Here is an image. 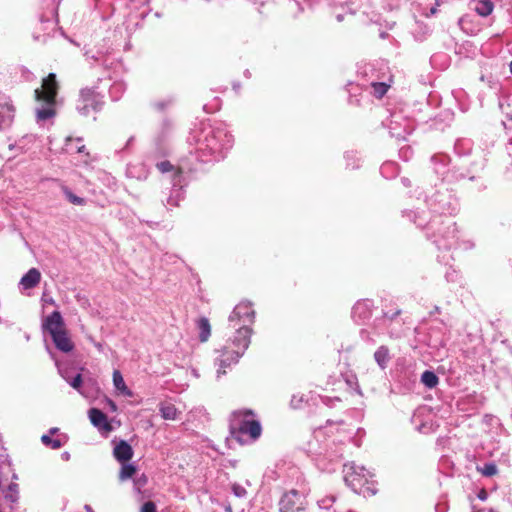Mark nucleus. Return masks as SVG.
Here are the masks:
<instances>
[{
  "label": "nucleus",
  "mask_w": 512,
  "mask_h": 512,
  "mask_svg": "<svg viewBox=\"0 0 512 512\" xmlns=\"http://www.w3.org/2000/svg\"><path fill=\"white\" fill-rule=\"evenodd\" d=\"M229 432V445H251L261 436L262 427L252 410L240 409L230 415Z\"/></svg>",
  "instance_id": "1"
},
{
  "label": "nucleus",
  "mask_w": 512,
  "mask_h": 512,
  "mask_svg": "<svg viewBox=\"0 0 512 512\" xmlns=\"http://www.w3.org/2000/svg\"><path fill=\"white\" fill-rule=\"evenodd\" d=\"M233 136L222 125H206L202 128L197 139V151L201 154L202 161L206 156H211L218 161L224 157V152L232 147Z\"/></svg>",
  "instance_id": "2"
},
{
  "label": "nucleus",
  "mask_w": 512,
  "mask_h": 512,
  "mask_svg": "<svg viewBox=\"0 0 512 512\" xmlns=\"http://www.w3.org/2000/svg\"><path fill=\"white\" fill-rule=\"evenodd\" d=\"M57 92L58 83L54 73H50L43 79L41 88L35 89L34 97L38 103L35 112L38 123L52 119L56 115L55 106Z\"/></svg>",
  "instance_id": "3"
},
{
  "label": "nucleus",
  "mask_w": 512,
  "mask_h": 512,
  "mask_svg": "<svg viewBox=\"0 0 512 512\" xmlns=\"http://www.w3.org/2000/svg\"><path fill=\"white\" fill-rule=\"evenodd\" d=\"M427 237L439 250H450L457 245V230L450 216L435 215L428 224Z\"/></svg>",
  "instance_id": "4"
},
{
  "label": "nucleus",
  "mask_w": 512,
  "mask_h": 512,
  "mask_svg": "<svg viewBox=\"0 0 512 512\" xmlns=\"http://www.w3.org/2000/svg\"><path fill=\"white\" fill-rule=\"evenodd\" d=\"M345 483L356 493L371 496L376 493L374 474L364 466L349 462L343 466Z\"/></svg>",
  "instance_id": "5"
},
{
  "label": "nucleus",
  "mask_w": 512,
  "mask_h": 512,
  "mask_svg": "<svg viewBox=\"0 0 512 512\" xmlns=\"http://www.w3.org/2000/svg\"><path fill=\"white\" fill-rule=\"evenodd\" d=\"M250 345V340L241 338H229L226 345L219 350V356L215 359V366L217 367V378L225 375L227 369L237 364L239 359L244 355L245 351Z\"/></svg>",
  "instance_id": "6"
},
{
  "label": "nucleus",
  "mask_w": 512,
  "mask_h": 512,
  "mask_svg": "<svg viewBox=\"0 0 512 512\" xmlns=\"http://www.w3.org/2000/svg\"><path fill=\"white\" fill-rule=\"evenodd\" d=\"M255 312L250 302H240L237 304L228 317L229 328L235 330L233 338L250 340L251 325L254 323Z\"/></svg>",
  "instance_id": "7"
},
{
  "label": "nucleus",
  "mask_w": 512,
  "mask_h": 512,
  "mask_svg": "<svg viewBox=\"0 0 512 512\" xmlns=\"http://www.w3.org/2000/svg\"><path fill=\"white\" fill-rule=\"evenodd\" d=\"M42 326L43 329L50 334L58 350L64 353H69L74 349V343L68 336L64 320L59 311H54L47 316L44 319Z\"/></svg>",
  "instance_id": "8"
},
{
  "label": "nucleus",
  "mask_w": 512,
  "mask_h": 512,
  "mask_svg": "<svg viewBox=\"0 0 512 512\" xmlns=\"http://www.w3.org/2000/svg\"><path fill=\"white\" fill-rule=\"evenodd\" d=\"M102 104L103 97L99 93L95 92L93 89L85 88L80 92L76 109L82 116H88L92 112L100 110Z\"/></svg>",
  "instance_id": "9"
},
{
  "label": "nucleus",
  "mask_w": 512,
  "mask_h": 512,
  "mask_svg": "<svg viewBox=\"0 0 512 512\" xmlns=\"http://www.w3.org/2000/svg\"><path fill=\"white\" fill-rule=\"evenodd\" d=\"M307 501L297 490L285 493L279 502L280 512H304Z\"/></svg>",
  "instance_id": "10"
},
{
  "label": "nucleus",
  "mask_w": 512,
  "mask_h": 512,
  "mask_svg": "<svg viewBox=\"0 0 512 512\" xmlns=\"http://www.w3.org/2000/svg\"><path fill=\"white\" fill-rule=\"evenodd\" d=\"M16 107L11 97L0 91V130L9 128L15 118Z\"/></svg>",
  "instance_id": "11"
},
{
  "label": "nucleus",
  "mask_w": 512,
  "mask_h": 512,
  "mask_svg": "<svg viewBox=\"0 0 512 512\" xmlns=\"http://www.w3.org/2000/svg\"><path fill=\"white\" fill-rule=\"evenodd\" d=\"M51 357L55 360V364L58 368V372L61 375V377L69 383L71 387H73L75 390H77L81 395L85 396L84 391L82 390V376L81 374H76L75 376H71V369L63 366L57 359L54 358V355L52 353Z\"/></svg>",
  "instance_id": "12"
},
{
  "label": "nucleus",
  "mask_w": 512,
  "mask_h": 512,
  "mask_svg": "<svg viewBox=\"0 0 512 512\" xmlns=\"http://www.w3.org/2000/svg\"><path fill=\"white\" fill-rule=\"evenodd\" d=\"M372 302L369 300L358 301L352 309V317L357 322H362L371 316Z\"/></svg>",
  "instance_id": "13"
},
{
  "label": "nucleus",
  "mask_w": 512,
  "mask_h": 512,
  "mask_svg": "<svg viewBox=\"0 0 512 512\" xmlns=\"http://www.w3.org/2000/svg\"><path fill=\"white\" fill-rule=\"evenodd\" d=\"M91 423L100 431H111V424L107 420V416L97 408H91L88 412Z\"/></svg>",
  "instance_id": "14"
},
{
  "label": "nucleus",
  "mask_w": 512,
  "mask_h": 512,
  "mask_svg": "<svg viewBox=\"0 0 512 512\" xmlns=\"http://www.w3.org/2000/svg\"><path fill=\"white\" fill-rule=\"evenodd\" d=\"M173 189L172 194L168 198V204L171 206H177L178 201L182 199V172L177 169L173 174Z\"/></svg>",
  "instance_id": "15"
},
{
  "label": "nucleus",
  "mask_w": 512,
  "mask_h": 512,
  "mask_svg": "<svg viewBox=\"0 0 512 512\" xmlns=\"http://www.w3.org/2000/svg\"><path fill=\"white\" fill-rule=\"evenodd\" d=\"M41 274L38 269L31 268L20 280V286L24 289H32L39 284Z\"/></svg>",
  "instance_id": "16"
},
{
  "label": "nucleus",
  "mask_w": 512,
  "mask_h": 512,
  "mask_svg": "<svg viewBox=\"0 0 512 512\" xmlns=\"http://www.w3.org/2000/svg\"><path fill=\"white\" fill-rule=\"evenodd\" d=\"M374 360L382 370L386 369L391 360L388 347L384 345L378 347L374 353Z\"/></svg>",
  "instance_id": "17"
},
{
  "label": "nucleus",
  "mask_w": 512,
  "mask_h": 512,
  "mask_svg": "<svg viewBox=\"0 0 512 512\" xmlns=\"http://www.w3.org/2000/svg\"><path fill=\"white\" fill-rule=\"evenodd\" d=\"M383 325L387 326L388 333L391 337L398 338L403 334L402 324L398 319L388 318L384 316L382 319Z\"/></svg>",
  "instance_id": "18"
},
{
  "label": "nucleus",
  "mask_w": 512,
  "mask_h": 512,
  "mask_svg": "<svg viewBox=\"0 0 512 512\" xmlns=\"http://www.w3.org/2000/svg\"><path fill=\"white\" fill-rule=\"evenodd\" d=\"M113 385L120 394L127 397L133 396V392L125 384L123 376L119 370H114L113 372Z\"/></svg>",
  "instance_id": "19"
},
{
  "label": "nucleus",
  "mask_w": 512,
  "mask_h": 512,
  "mask_svg": "<svg viewBox=\"0 0 512 512\" xmlns=\"http://www.w3.org/2000/svg\"><path fill=\"white\" fill-rule=\"evenodd\" d=\"M494 9V4L491 0H478L475 2L474 10L482 17L489 16Z\"/></svg>",
  "instance_id": "20"
},
{
  "label": "nucleus",
  "mask_w": 512,
  "mask_h": 512,
  "mask_svg": "<svg viewBox=\"0 0 512 512\" xmlns=\"http://www.w3.org/2000/svg\"><path fill=\"white\" fill-rule=\"evenodd\" d=\"M197 328L199 330V340L201 342L208 341L211 335V325L206 317H202L197 321Z\"/></svg>",
  "instance_id": "21"
},
{
  "label": "nucleus",
  "mask_w": 512,
  "mask_h": 512,
  "mask_svg": "<svg viewBox=\"0 0 512 512\" xmlns=\"http://www.w3.org/2000/svg\"><path fill=\"white\" fill-rule=\"evenodd\" d=\"M160 414L165 420H175L178 416L176 407L168 402L161 403L159 408Z\"/></svg>",
  "instance_id": "22"
},
{
  "label": "nucleus",
  "mask_w": 512,
  "mask_h": 512,
  "mask_svg": "<svg viewBox=\"0 0 512 512\" xmlns=\"http://www.w3.org/2000/svg\"><path fill=\"white\" fill-rule=\"evenodd\" d=\"M50 435L54 437L53 447L52 448H60L62 446L67 445L68 436L64 433H60L58 428H51Z\"/></svg>",
  "instance_id": "23"
},
{
  "label": "nucleus",
  "mask_w": 512,
  "mask_h": 512,
  "mask_svg": "<svg viewBox=\"0 0 512 512\" xmlns=\"http://www.w3.org/2000/svg\"><path fill=\"white\" fill-rule=\"evenodd\" d=\"M126 85L122 81L114 82L109 89V95L112 100L116 101L121 98L123 93L125 92Z\"/></svg>",
  "instance_id": "24"
},
{
  "label": "nucleus",
  "mask_w": 512,
  "mask_h": 512,
  "mask_svg": "<svg viewBox=\"0 0 512 512\" xmlns=\"http://www.w3.org/2000/svg\"><path fill=\"white\" fill-rule=\"evenodd\" d=\"M438 377L436 374L432 371L426 370L421 375V382L427 387V388H434L438 384Z\"/></svg>",
  "instance_id": "25"
},
{
  "label": "nucleus",
  "mask_w": 512,
  "mask_h": 512,
  "mask_svg": "<svg viewBox=\"0 0 512 512\" xmlns=\"http://www.w3.org/2000/svg\"><path fill=\"white\" fill-rule=\"evenodd\" d=\"M62 191L70 203L78 206L86 204V200L84 198L75 195L68 187H63Z\"/></svg>",
  "instance_id": "26"
},
{
  "label": "nucleus",
  "mask_w": 512,
  "mask_h": 512,
  "mask_svg": "<svg viewBox=\"0 0 512 512\" xmlns=\"http://www.w3.org/2000/svg\"><path fill=\"white\" fill-rule=\"evenodd\" d=\"M135 471H136V468L133 464H129V463L122 464L119 477L121 480L129 479L133 476Z\"/></svg>",
  "instance_id": "27"
},
{
  "label": "nucleus",
  "mask_w": 512,
  "mask_h": 512,
  "mask_svg": "<svg viewBox=\"0 0 512 512\" xmlns=\"http://www.w3.org/2000/svg\"><path fill=\"white\" fill-rule=\"evenodd\" d=\"M115 458L125 464L133 457V450H113Z\"/></svg>",
  "instance_id": "28"
},
{
  "label": "nucleus",
  "mask_w": 512,
  "mask_h": 512,
  "mask_svg": "<svg viewBox=\"0 0 512 512\" xmlns=\"http://www.w3.org/2000/svg\"><path fill=\"white\" fill-rule=\"evenodd\" d=\"M371 87H372V90H373V94L377 98L383 97L386 94L387 90H388V86L385 83H382V82H373L371 84Z\"/></svg>",
  "instance_id": "29"
},
{
  "label": "nucleus",
  "mask_w": 512,
  "mask_h": 512,
  "mask_svg": "<svg viewBox=\"0 0 512 512\" xmlns=\"http://www.w3.org/2000/svg\"><path fill=\"white\" fill-rule=\"evenodd\" d=\"M477 470L484 476L490 477L497 473V467L494 463H486L483 467H477Z\"/></svg>",
  "instance_id": "30"
},
{
  "label": "nucleus",
  "mask_w": 512,
  "mask_h": 512,
  "mask_svg": "<svg viewBox=\"0 0 512 512\" xmlns=\"http://www.w3.org/2000/svg\"><path fill=\"white\" fill-rule=\"evenodd\" d=\"M446 198L447 197L445 195H440V199H436L439 204V209H435L434 211L440 210L442 213L448 212L451 214L455 210V207H450L451 204L446 201Z\"/></svg>",
  "instance_id": "31"
},
{
  "label": "nucleus",
  "mask_w": 512,
  "mask_h": 512,
  "mask_svg": "<svg viewBox=\"0 0 512 512\" xmlns=\"http://www.w3.org/2000/svg\"><path fill=\"white\" fill-rule=\"evenodd\" d=\"M17 494H18L17 484H11L8 487L5 497L7 499H9L11 502H15V501H17V498H18Z\"/></svg>",
  "instance_id": "32"
},
{
  "label": "nucleus",
  "mask_w": 512,
  "mask_h": 512,
  "mask_svg": "<svg viewBox=\"0 0 512 512\" xmlns=\"http://www.w3.org/2000/svg\"><path fill=\"white\" fill-rule=\"evenodd\" d=\"M334 501H335V498L333 496H326V497L318 500V506L321 509H329L330 507H332Z\"/></svg>",
  "instance_id": "33"
},
{
  "label": "nucleus",
  "mask_w": 512,
  "mask_h": 512,
  "mask_svg": "<svg viewBox=\"0 0 512 512\" xmlns=\"http://www.w3.org/2000/svg\"><path fill=\"white\" fill-rule=\"evenodd\" d=\"M157 168L162 173L170 172L174 169L173 165L169 161H161L157 163Z\"/></svg>",
  "instance_id": "34"
},
{
  "label": "nucleus",
  "mask_w": 512,
  "mask_h": 512,
  "mask_svg": "<svg viewBox=\"0 0 512 512\" xmlns=\"http://www.w3.org/2000/svg\"><path fill=\"white\" fill-rule=\"evenodd\" d=\"M41 442L45 446H51V448L53 447L54 437L50 435V431L48 434L42 435Z\"/></svg>",
  "instance_id": "35"
},
{
  "label": "nucleus",
  "mask_w": 512,
  "mask_h": 512,
  "mask_svg": "<svg viewBox=\"0 0 512 512\" xmlns=\"http://www.w3.org/2000/svg\"><path fill=\"white\" fill-rule=\"evenodd\" d=\"M232 490L237 497H244L246 495L245 488L239 484H233Z\"/></svg>",
  "instance_id": "36"
},
{
  "label": "nucleus",
  "mask_w": 512,
  "mask_h": 512,
  "mask_svg": "<svg viewBox=\"0 0 512 512\" xmlns=\"http://www.w3.org/2000/svg\"><path fill=\"white\" fill-rule=\"evenodd\" d=\"M425 212H422V216H417L414 220V222L417 224V226L419 227H424L428 230V223L425 222Z\"/></svg>",
  "instance_id": "37"
},
{
  "label": "nucleus",
  "mask_w": 512,
  "mask_h": 512,
  "mask_svg": "<svg viewBox=\"0 0 512 512\" xmlns=\"http://www.w3.org/2000/svg\"><path fill=\"white\" fill-rule=\"evenodd\" d=\"M141 512H156V506L153 502L149 501V502H146L142 508H141Z\"/></svg>",
  "instance_id": "38"
},
{
  "label": "nucleus",
  "mask_w": 512,
  "mask_h": 512,
  "mask_svg": "<svg viewBox=\"0 0 512 512\" xmlns=\"http://www.w3.org/2000/svg\"><path fill=\"white\" fill-rule=\"evenodd\" d=\"M411 132V129H408L407 127L404 128V134H401L399 132L395 131V128L390 127V133L392 136H395L397 138H404L405 134H409Z\"/></svg>",
  "instance_id": "39"
},
{
  "label": "nucleus",
  "mask_w": 512,
  "mask_h": 512,
  "mask_svg": "<svg viewBox=\"0 0 512 512\" xmlns=\"http://www.w3.org/2000/svg\"><path fill=\"white\" fill-rule=\"evenodd\" d=\"M360 335L364 341L369 343H375L374 339L370 336V333L367 330L362 329Z\"/></svg>",
  "instance_id": "40"
},
{
  "label": "nucleus",
  "mask_w": 512,
  "mask_h": 512,
  "mask_svg": "<svg viewBox=\"0 0 512 512\" xmlns=\"http://www.w3.org/2000/svg\"><path fill=\"white\" fill-rule=\"evenodd\" d=\"M432 161H438L440 162L442 165H445L446 164V160H447V157L445 155H434L432 158H431Z\"/></svg>",
  "instance_id": "41"
},
{
  "label": "nucleus",
  "mask_w": 512,
  "mask_h": 512,
  "mask_svg": "<svg viewBox=\"0 0 512 512\" xmlns=\"http://www.w3.org/2000/svg\"><path fill=\"white\" fill-rule=\"evenodd\" d=\"M105 403H106V406H108L112 412H115L117 410V406L113 400H111L109 398H105Z\"/></svg>",
  "instance_id": "42"
},
{
  "label": "nucleus",
  "mask_w": 512,
  "mask_h": 512,
  "mask_svg": "<svg viewBox=\"0 0 512 512\" xmlns=\"http://www.w3.org/2000/svg\"><path fill=\"white\" fill-rule=\"evenodd\" d=\"M171 103V101H161V102H157L155 103V107L158 109V110H163L166 106H168L169 104Z\"/></svg>",
  "instance_id": "43"
},
{
  "label": "nucleus",
  "mask_w": 512,
  "mask_h": 512,
  "mask_svg": "<svg viewBox=\"0 0 512 512\" xmlns=\"http://www.w3.org/2000/svg\"><path fill=\"white\" fill-rule=\"evenodd\" d=\"M478 498L482 501H485L487 499V492L482 489L479 493H478Z\"/></svg>",
  "instance_id": "44"
},
{
  "label": "nucleus",
  "mask_w": 512,
  "mask_h": 512,
  "mask_svg": "<svg viewBox=\"0 0 512 512\" xmlns=\"http://www.w3.org/2000/svg\"><path fill=\"white\" fill-rule=\"evenodd\" d=\"M391 167H393V163H386V164L382 165V167H381L382 174H385L386 170Z\"/></svg>",
  "instance_id": "45"
},
{
  "label": "nucleus",
  "mask_w": 512,
  "mask_h": 512,
  "mask_svg": "<svg viewBox=\"0 0 512 512\" xmlns=\"http://www.w3.org/2000/svg\"><path fill=\"white\" fill-rule=\"evenodd\" d=\"M43 301L46 303V304H49V305H56L55 301L53 298L49 297V298H46L45 296H43Z\"/></svg>",
  "instance_id": "46"
},
{
  "label": "nucleus",
  "mask_w": 512,
  "mask_h": 512,
  "mask_svg": "<svg viewBox=\"0 0 512 512\" xmlns=\"http://www.w3.org/2000/svg\"><path fill=\"white\" fill-rule=\"evenodd\" d=\"M115 448H131L130 445H128L125 441H121L119 445H117Z\"/></svg>",
  "instance_id": "47"
},
{
  "label": "nucleus",
  "mask_w": 512,
  "mask_h": 512,
  "mask_svg": "<svg viewBox=\"0 0 512 512\" xmlns=\"http://www.w3.org/2000/svg\"><path fill=\"white\" fill-rule=\"evenodd\" d=\"M135 168H136V167H134V166L128 167V169H127V173H128V175H129V176H131V177H134V176H135V174H134V169H135Z\"/></svg>",
  "instance_id": "48"
},
{
  "label": "nucleus",
  "mask_w": 512,
  "mask_h": 512,
  "mask_svg": "<svg viewBox=\"0 0 512 512\" xmlns=\"http://www.w3.org/2000/svg\"><path fill=\"white\" fill-rule=\"evenodd\" d=\"M61 458L62 460L64 461H68L70 459V455L68 452H64L62 455H61Z\"/></svg>",
  "instance_id": "49"
},
{
  "label": "nucleus",
  "mask_w": 512,
  "mask_h": 512,
  "mask_svg": "<svg viewBox=\"0 0 512 512\" xmlns=\"http://www.w3.org/2000/svg\"><path fill=\"white\" fill-rule=\"evenodd\" d=\"M145 483H146V479L145 478L144 479H139V480H137L136 485H138L139 488H140L141 486H144Z\"/></svg>",
  "instance_id": "50"
},
{
  "label": "nucleus",
  "mask_w": 512,
  "mask_h": 512,
  "mask_svg": "<svg viewBox=\"0 0 512 512\" xmlns=\"http://www.w3.org/2000/svg\"><path fill=\"white\" fill-rule=\"evenodd\" d=\"M71 145H72V139H71V138H68V139H67V144H66L67 149H70V150H71V149H72Z\"/></svg>",
  "instance_id": "51"
},
{
  "label": "nucleus",
  "mask_w": 512,
  "mask_h": 512,
  "mask_svg": "<svg viewBox=\"0 0 512 512\" xmlns=\"http://www.w3.org/2000/svg\"><path fill=\"white\" fill-rule=\"evenodd\" d=\"M84 149H85V146H84V145L76 146V150H77V152H79V153H82V152L84 151Z\"/></svg>",
  "instance_id": "52"
},
{
  "label": "nucleus",
  "mask_w": 512,
  "mask_h": 512,
  "mask_svg": "<svg viewBox=\"0 0 512 512\" xmlns=\"http://www.w3.org/2000/svg\"><path fill=\"white\" fill-rule=\"evenodd\" d=\"M85 509L88 511V512H93L92 508L88 505L85 506Z\"/></svg>",
  "instance_id": "53"
},
{
  "label": "nucleus",
  "mask_w": 512,
  "mask_h": 512,
  "mask_svg": "<svg viewBox=\"0 0 512 512\" xmlns=\"http://www.w3.org/2000/svg\"><path fill=\"white\" fill-rule=\"evenodd\" d=\"M96 347H97L99 350H101V349H102V345H101L100 343H97V344H96Z\"/></svg>",
  "instance_id": "54"
},
{
  "label": "nucleus",
  "mask_w": 512,
  "mask_h": 512,
  "mask_svg": "<svg viewBox=\"0 0 512 512\" xmlns=\"http://www.w3.org/2000/svg\"><path fill=\"white\" fill-rule=\"evenodd\" d=\"M509 70H510V73L512 74V61L509 64Z\"/></svg>",
  "instance_id": "55"
},
{
  "label": "nucleus",
  "mask_w": 512,
  "mask_h": 512,
  "mask_svg": "<svg viewBox=\"0 0 512 512\" xmlns=\"http://www.w3.org/2000/svg\"><path fill=\"white\" fill-rule=\"evenodd\" d=\"M337 20H338V21H342V16H341V15H338V16H337Z\"/></svg>",
  "instance_id": "56"
},
{
  "label": "nucleus",
  "mask_w": 512,
  "mask_h": 512,
  "mask_svg": "<svg viewBox=\"0 0 512 512\" xmlns=\"http://www.w3.org/2000/svg\"><path fill=\"white\" fill-rule=\"evenodd\" d=\"M295 401H296V397H295V396H293V398H292V400H291L292 404H294V403H295Z\"/></svg>",
  "instance_id": "57"
},
{
  "label": "nucleus",
  "mask_w": 512,
  "mask_h": 512,
  "mask_svg": "<svg viewBox=\"0 0 512 512\" xmlns=\"http://www.w3.org/2000/svg\"><path fill=\"white\" fill-rule=\"evenodd\" d=\"M406 152H407V150H404L403 148H401V150H400V153H401V154H402V153H406Z\"/></svg>",
  "instance_id": "58"
},
{
  "label": "nucleus",
  "mask_w": 512,
  "mask_h": 512,
  "mask_svg": "<svg viewBox=\"0 0 512 512\" xmlns=\"http://www.w3.org/2000/svg\"><path fill=\"white\" fill-rule=\"evenodd\" d=\"M436 12V8L431 9V13L434 14Z\"/></svg>",
  "instance_id": "59"
},
{
  "label": "nucleus",
  "mask_w": 512,
  "mask_h": 512,
  "mask_svg": "<svg viewBox=\"0 0 512 512\" xmlns=\"http://www.w3.org/2000/svg\"><path fill=\"white\" fill-rule=\"evenodd\" d=\"M436 173L443 174V171L436 169Z\"/></svg>",
  "instance_id": "60"
},
{
  "label": "nucleus",
  "mask_w": 512,
  "mask_h": 512,
  "mask_svg": "<svg viewBox=\"0 0 512 512\" xmlns=\"http://www.w3.org/2000/svg\"><path fill=\"white\" fill-rule=\"evenodd\" d=\"M510 120H512V116L510 117Z\"/></svg>",
  "instance_id": "61"
}]
</instances>
